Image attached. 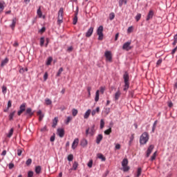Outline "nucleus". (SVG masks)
<instances>
[{"instance_id": "nucleus-7", "label": "nucleus", "mask_w": 177, "mask_h": 177, "mask_svg": "<svg viewBox=\"0 0 177 177\" xmlns=\"http://www.w3.org/2000/svg\"><path fill=\"white\" fill-rule=\"evenodd\" d=\"M131 41H129L126 43H124L122 46V49L124 50H131L132 49V47L131 46Z\"/></svg>"}, {"instance_id": "nucleus-60", "label": "nucleus", "mask_w": 177, "mask_h": 177, "mask_svg": "<svg viewBox=\"0 0 177 177\" xmlns=\"http://www.w3.org/2000/svg\"><path fill=\"white\" fill-rule=\"evenodd\" d=\"M7 107H8V109H10V107H12V101L11 100H9L8 102V106Z\"/></svg>"}, {"instance_id": "nucleus-6", "label": "nucleus", "mask_w": 177, "mask_h": 177, "mask_svg": "<svg viewBox=\"0 0 177 177\" xmlns=\"http://www.w3.org/2000/svg\"><path fill=\"white\" fill-rule=\"evenodd\" d=\"M27 106L26 103H23L22 104L20 105L19 106V110L17 112V115H21V114H23V113H24V111H26V107Z\"/></svg>"}, {"instance_id": "nucleus-26", "label": "nucleus", "mask_w": 177, "mask_h": 177, "mask_svg": "<svg viewBox=\"0 0 177 177\" xmlns=\"http://www.w3.org/2000/svg\"><path fill=\"white\" fill-rule=\"evenodd\" d=\"M120 96H121V92L120 91V90H118L115 93V100H118L120 99Z\"/></svg>"}, {"instance_id": "nucleus-35", "label": "nucleus", "mask_w": 177, "mask_h": 177, "mask_svg": "<svg viewBox=\"0 0 177 177\" xmlns=\"http://www.w3.org/2000/svg\"><path fill=\"white\" fill-rule=\"evenodd\" d=\"M45 102L47 106H50V104H52V100L49 98H46Z\"/></svg>"}, {"instance_id": "nucleus-41", "label": "nucleus", "mask_w": 177, "mask_h": 177, "mask_svg": "<svg viewBox=\"0 0 177 177\" xmlns=\"http://www.w3.org/2000/svg\"><path fill=\"white\" fill-rule=\"evenodd\" d=\"M73 120V118H71V116H68L66 121L65 122L66 125H68L70 121H71Z\"/></svg>"}, {"instance_id": "nucleus-50", "label": "nucleus", "mask_w": 177, "mask_h": 177, "mask_svg": "<svg viewBox=\"0 0 177 177\" xmlns=\"http://www.w3.org/2000/svg\"><path fill=\"white\" fill-rule=\"evenodd\" d=\"M1 89H2V93L5 95V93H6V91H8V88L5 86H3Z\"/></svg>"}, {"instance_id": "nucleus-52", "label": "nucleus", "mask_w": 177, "mask_h": 177, "mask_svg": "<svg viewBox=\"0 0 177 177\" xmlns=\"http://www.w3.org/2000/svg\"><path fill=\"white\" fill-rule=\"evenodd\" d=\"M32 176H34V171H29L28 172V177H32Z\"/></svg>"}, {"instance_id": "nucleus-57", "label": "nucleus", "mask_w": 177, "mask_h": 177, "mask_svg": "<svg viewBox=\"0 0 177 177\" xmlns=\"http://www.w3.org/2000/svg\"><path fill=\"white\" fill-rule=\"evenodd\" d=\"M162 63V59H159L156 62V66H160Z\"/></svg>"}, {"instance_id": "nucleus-29", "label": "nucleus", "mask_w": 177, "mask_h": 177, "mask_svg": "<svg viewBox=\"0 0 177 177\" xmlns=\"http://www.w3.org/2000/svg\"><path fill=\"white\" fill-rule=\"evenodd\" d=\"M97 158H100V160H102V161H106V157H104L102 153H98Z\"/></svg>"}, {"instance_id": "nucleus-23", "label": "nucleus", "mask_w": 177, "mask_h": 177, "mask_svg": "<svg viewBox=\"0 0 177 177\" xmlns=\"http://www.w3.org/2000/svg\"><path fill=\"white\" fill-rule=\"evenodd\" d=\"M95 124H93L90 129L89 135H91V136H93V135H95Z\"/></svg>"}, {"instance_id": "nucleus-30", "label": "nucleus", "mask_w": 177, "mask_h": 177, "mask_svg": "<svg viewBox=\"0 0 177 177\" xmlns=\"http://www.w3.org/2000/svg\"><path fill=\"white\" fill-rule=\"evenodd\" d=\"M62 17L63 18V8H59L58 11V17L57 18Z\"/></svg>"}, {"instance_id": "nucleus-63", "label": "nucleus", "mask_w": 177, "mask_h": 177, "mask_svg": "<svg viewBox=\"0 0 177 177\" xmlns=\"http://www.w3.org/2000/svg\"><path fill=\"white\" fill-rule=\"evenodd\" d=\"M177 50V46L172 50L171 55H175V53Z\"/></svg>"}, {"instance_id": "nucleus-14", "label": "nucleus", "mask_w": 177, "mask_h": 177, "mask_svg": "<svg viewBox=\"0 0 177 177\" xmlns=\"http://www.w3.org/2000/svg\"><path fill=\"white\" fill-rule=\"evenodd\" d=\"M80 145L82 146V147H86V146H88V140L85 138H83L80 141Z\"/></svg>"}, {"instance_id": "nucleus-45", "label": "nucleus", "mask_w": 177, "mask_h": 177, "mask_svg": "<svg viewBox=\"0 0 177 177\" xmlns=\"http://www.w3.org/2000/svg\"><path fill=\"white\" fill-rule=\"evenodd\" d=\"M92 165H93V160H90L87 164V167H88V168H92Z\"/></svg>"}, {"instance_id": "nucleus-15", "label": "nucleus", "mask_w": 177, "mask_h": 177, "mask_svg": "<svg viewBox=\"0 0 177 177\" xmlns=\"http://www.w3.org/2000/svg\"><path fill=\"white\" fill-rule=\"evenodd\" d=\"M103 140V135L99 134L96 138V143L97 145H100V142Z\"/></svg>"}, {"instance_id": "nucleus-32", "label": "nucleus", "mask_w": 177, "mask_h": 177, "mask_svg": "<svg viewBox=\"0 0 177 177\" xmlns=\"http://www.w3.org/2000/svg\"><path fill=\"white\" fill-rule=\"evenodd\" d=\"M25 71H28V68H21L19 69V73H20V74H24Z\"/></svg>"}, {"instance_id": "nucleus-27", "label": "nucleus", "mask_w": 177, "mask_h": 177, "mask_svg": "<svg viewBox=\"0 0 177 177\" xmlns=\"http://www.w3.org/2000/svg\"><path fill=\"white\" fill-rule=\"evenodd\" d=\"M128 2V0H120L119 1V6L120 8L122 7V5L124 3V5H127Z\"/></svg>"}, {"instance_id": "nucleus-56", "label": "nucleus", "mask_w": 177, "mask_h": 177, "mask_svg": "<svg viewBox=\"0 0 177 177\" xmlns=\"http://www.w3.org/2000/svg\"><path fill=\"white\" fill-rule=\"evenodd\" d=\"M48 72H46L44 75V81H46V80H48Z\"/></svg>"}, {"instance_id": "nucleus-38", "label": "nucleus", "mask_w": 177, "mask_h": 177, "mask_svg": "<svg viewBox=\"0 0 177 177\" xmlns=\"http://www.w3.org/2000/svg\"><path fill=\"white\" fill-rule=\"evenodd\" d=\"M45 44V37H42L40 38V46H44Z\"/></svg>"}, {"instance_id": "nucleus-9", "label": "nucleus", "mask_w": 177, "mask_h": 177, "mask_svg": "<svg viewBox=\"0 0 177 177\" xmlns=\"http://www.w3.org/2000/svg\"><path fill=\"white\" fill-rule=\"evenodd\" d=\"M153 149H154V145H151L149 146V147L147 150L146 157H147V158L150 157V154H151V151H153Z\"/></svg>"}, {"instance_id": "nucleus-62", "label": "nucleus", "mask_w": 177, "mask_h": 177, "mask_svg": "<svg viewBox=\"0 0 177 177\" xmlns=\"http://www.w3.org/2000/svg\"><path fill=\"white\" fill-rule=\"evenodd\" d=\"M21 153H23V151L21 149H17V156H21Z\"/></svg>"}, {"instance_id": "nucleus-34", "label": "nucleus", "mask_w": 177, "mask_h": 177, "mask_svg": "<svg viewBox=\"0 0 177 177\" xmlns=\"http://www.w3.org/2000/svg\"><path fill=\"white\" fill-rule=\"evenodd\" d=\"M140 175H142V167H138V170H137V177L140 176Z\"/></svg>"}, {"instance_id": "nucleus-28", "label": "nucleus", "mask_w": 177, "mask_h": 177, "mask_svg": "<svg viewBox=\"0 0 177 177\" xmlns=\"http://www.w3.org/2000/svg\"><path fill=\"white\" fill-rule=\"evenodd\" d=\"M15 114H16V111H14L10 113V115H9V120L10 121H12L13 117H15Z\"/></svg>"}, {"instance_id": "nucleus-47", "label": "nucleus", "mask_w": 177, "mask_h": 177, "mask_svg": "<svg viewBox=\"0 0 177 177\" xmlns=\"http://www.w3.org/2000/svg\"><path fill=\"white\" fill-rule=\"evenodd\" d=\"M13 135V129H10L8 134L7 135V136L8 138H12V136Z\"/></svg>"}, {"instance_id": "nucleus-33", "label": "nucleus", "mask_w": 177, "mask_h": 177, "mask_svg": "<svg viewBox=\"0 0 177 177\" xmlns=\"http://www.w3.org/2000/svg\"><path fill=\"white\" fill-rule=\"evenodd\" d=\"M111 127H109V128L106 130L104 131V134L105 135H110L111 133Z\"/></svg>"}, {"instance_id": "nucleus-61", "label": "nucleus", "mask_w": 177, "mask_h": 177, "mask_svg": "<svg viewBox=\"0 0 177 177\" xmlns=\"http://www.w3.org/2000/svg\"><path fill=\"white\" fill-rule=\"evenodd\" d=\"M167 104H168V107H172L173 106H174V104L172 103V101H169L168 102H167Z\"/></svg>"}, {"instance_id": "nucleus-54", "label": "nucleus", "mask_w": 177, "mask_h": 177, "mask_svg": "<svg viewBox=\"0 0 177 177\" xmlns=\"http://www.w3.org/2000/svg\"><path fill=\"white\" fill-rule=\"evenodd\" d=\"M45 31H46V28H45V27L44 26V27H42V28L39 30V32L44 33V32H45Z\"/></svg>"}, {"instance_id": "nucleus-5", "label": "nucleus", "mask_w": 177, "mask_h": 177, "mask_svg": "<svg viewBox=\"0 0 177 177\" xmlns=\"http://www.w3.org/2000/svg\"><path fill=\"white\" fill-rule=\"evenodd\" d=\"M24 115H26L28 117V118H31L32 115H34V111H32V109L28 107L26 109Z\"/></svg>"}, {"instance_id": "nucleus-1", "label": "nucleus", "mask_w": 177, "mask_h": 177, "mask_svg": "<svg viewBox=\"0 0 177 177\" xmlns=\"http://www.w3.org/2000/svg\"><path fill=\"white\" fill-rule=\"evenodd\" d=\"M123 79L124 82V87L123 90L127 91L128 89H129V73H128V72H124L123 75Z\"/></svg>"}, {"instance_id": "nucleus-12", "label": "nucleus", "mask_w": 177, "mask_h": 177, "mask_svg": "<svg viewBox=\"0 0 177 177\" xmlns=\"http://www.w3.org/2000/svg\"><path fill=\"white\" fill-rule=\"evenodd\" d=\"M78 143H80V139L75 138L73 142L72 143V149H73V150H75V149L78 146Z\"/></svg>"}, {"instance_id": "nucleus-21", "label": "nucleus", "mask_w": 177, "mask_h": 177, "mask_svg": "<svg viewBox=\"0 0 177 177\" xmlns=\"http://www.w3.org/2000/svg\"><path fill=\"white\" fill-rule=\"evenodd\" d=\"M4 9H5V1H0V13H1V12H3Z\"/></svg>"}, {"instance_id": "nucleus-2", "label": "nucleus", "mask_w": 177, "mask_h": 177, "mask_svg": "<svg viewBox=\"0 0 177 177\" xmlns=\"http://www.w3.org/2000/svg\"><path fill=\"white\" fill-rule=\"evenodd\" d=\"M149 133L144 132L140 137V144L142 145H146L149 142Z\"/></svg>"}, {"instance_id": "nucleus-40", "label": "nucleus", "mask_w": 177, "mask_h": 177, "mask_svg": "<svg viewBox=\"0 0 177 177\" xmlns=\"http://www.w3.org/2000/svg\"><path fill=\"white\" fill-rule=\"evenodd\" d=\"M77 22H78V17L75 16L73 20V24L75 26V24H77Z\"/></svg>"}, {"instance_id": "nucleus-25", "label": "nucleus", "mask_w": 177, "mask_h": 177, "mask_svg": "<svg viewBox=\"0 0 177 177\" xmlns=\"http://www.w3.org/2000/svg\"><path fill=\"white\" fill-rule=\"evenodd\" d=\"M35 171L39 175V174H41V171H42V167L41 166H36Z\"/></svg>"}, {"instance_id": "nucleus-46", "label": "nucleus", "mask_w": 177, "mask_h": 177, "mask_svg": "<svg viewBox=\"0 0 177 177\" xmlns=\"http://www.w3.org/2000/svg\"><path fill=\"white\" fill-rule=\"evenodd\" d=\"M74 160V156L73 154H70L68 156V161H73Z\"/></svg>"}, {"instance_id": "nucleus-53", "label": "nucleus", "mask_w": 177, "mask_h": 177, "mask_svg": "<svg viewBox=\"0 0 177 177\" xmlns=\"http://www.w3.org/2000/svg\"><path fill=\"white\" fill-rule=\"evenodd\" d=\"M133 30V26H129L127 29V32L131 33Z\"/></svg>"}, {"instance_id": "nucleus-3", "label": "nucleus", "mask_w": 177, "mask_h": 177, "mask_svg": "<svg viewBox=\"0 0 177 177\" xmlns=\"http://www.w3.org/2000/svg\"><path fill=\"white\" fill-rule=\"evenodd\" d=\"M128 158H124L122 161V171L123 172H128L129 169H131V167L128 166Z\"/></svg>"}, {"instance_id": "nucleus-44", "label": "nucleus", "mask_w": 177, "mask_h": 177, "mask_svg": "<svg viewBox=\"0 0 177 177\" xmlns=\"http://www.w3.org/2000/svg\"><path fill=\"white\" fill-rule=\"evenodd\" d=\"M37 14L39 16V17H42V11H41V8H39L37 11Z\"/></svg>"}, {"instance_id": "nucleus-58", "label": "nucleus", "mask_w": 177, "mask_h": 177, "mask_svg": "<svg viewBox=\"0 0 177 177\" xmlns=\"http://www.w3.org/2000/svg\"><path fill=\"white\" fill-rule=\"evenodd\" d=\"M55 138H56V137H55V134H53V135L50 137V142H55Z\"/></svg>"}, {"instance_id": "nucleus-49", "label": "nucleus", "mask_w": 177, "mask_h": 177, "mask_svg": "<svg viewBox=\"0 0 177 177\" xmlns=\"http://www.w3.org/2000/svg\"><path fill=\"white\" fill-rule=\"evenodd\" d=\"M115 17V15H114V12H111L109 15L110 20H114V18Z\"/></svg>"}, {"instance_id": "nucleus-11", "label": "nucleus", "mask_w": 177, "mask_h": 177, "mask_svg": "<svg viewBox=\"0 0 177 177\" xmlns=\"http://www.w3.org/2000/svg\"><path fill=\"white\" fill-rule=\"evenodd\" d=\"M57 133L59 136V138H64V129H57Z\"/></svg>"}, {"instance_id": "nucleus-20", "label": "nucleus", "mask_w": 177, "mask_h": 177, "mask_svg": "<svg viewBox=\"0 0 177 177\" xmlns=\"http://www.w3.org/2000/svg\"><path fill=\"white\" fill-rule=\"evenodd\" d=\"M57 121H59V119L57 118V117H55L53 120V124H52L53 128H56V125H57Z\"/></svg>"}, {"instance_id": "nucleus-43", "label": "nucleus", "mask_w": 177, "mask_h": 177, "mask_svg": "<svg viewBox=\"0 0 177 177\" xmlns=\"http://www.w3.org/2000/svg\"><path fill=\"white\" fill-rule=\"evenodd\" d=\"M141 17H142V14L138 13V14L136 16L135 19H136V21H139V20H140Z\"/></svg>"}, {"instance_id": "nucleus-51", "label": "nucleus", "mask_w": 177, "mask_h": 177, "mask_svg": "<svg viewBox=\"0 0 177 177\" xmlns=\"http://www.w3.org/2000/svg\"><path fill=\"white\" fill-rule=\"evenodd\" d=\"M133 139H135V136L134 134H132L130 137V140L129 142V145H131V143H132V142H133Z\"/></svg>"}, {"instance_id": "nucleus-19", "label": "nucleus", "mask_w": 177, "mask_h": 177, "mask_svg": "<svg viewBox=\"0 0 177 177\" xmlns=\"http://www.w3.org/2000/svg\"><path fill=\"white\" fill-rule=\"evenodd\" d=\"M91 109H88L86 113H84V118L85 120L89 118V115H91Z\"/></svg>"}, {"instance_id": "nucleus-13", "label": "nucleus", "mask_w": 177, "mask_h": 177, "mask_svg": "<svg viewBox=\"0 0 177 177\" xmlns=\"http://www.w3.org/2000/svg\"><path fill=\"white\" fill-rule=\"evenodd\" d=\"M153 16H154V11H153V10H150L147 16L146 21H149L150 19H153Z\"/></svg>"}, {"instance_id": "nucleus-39", "label": "nucleus", "mask_w": 177, "mask_h": 177, "mask_svg": "<svg viewBox=\"0 0 177 177\" xmlns=\"http://www.w3.org/2000/svg\"><path fill=\"white\" fill-rule=\"evenodd\" d=\"M100 129H103L104 128V120L101 119L100 120Z\"/></svg>"}, {"instance_id": "nucleus-37", "label": "nucleus", "mask_w": 177, "mask_h": 177, "mask_svg": "<svg viewBox=\"0 0 177 177\" xmlns=\"http://www.w3.org/2000/svg\"><path fill=\"white\" fill-rule=\"evenodd\" d=\"M62 73H63V68L61 67L58 70V72L57 73L56 77H60V75H62Z\"/></svg>"}, {"instance_id": "nucleus-8", "label": "nucleus", "mask_w": 177, "mask_h": 177, "mask_svg": "<svg viewBox=\"0 0 177 177\" xmlns=\"http://www.w3.org/2000/svg\"><path fill=\"white\" fill-rule=\"evenodd\" d=\"M104 56L106 60H109L110 62H113V55L111 54V51H106Z\"/></svg>"}, {"instance_id": "nucleus-59", "label": "nucleus", "mask_w": 177, "mask_h": 177, "mask_svg": "<svg viewBox=\"0 0 177 177\" xmlns=\"http://www.w3.org/2000/svg\"><path fill=\"white\" fill-rule=\"evenodd\" d=\"M46 131H48L46 126H44L42 129H41V132H46Z\"/></svg>"}, {"instance_id": "nucleus-22", "label": "nucleus", "mask_w": 177, "mask_h": 177, "mask_svg": "<svg viewBox=\"0 0 177 177\" xmlns=\"http://www.w3.org/2000/svg\"><path fill=\"white\" fill-rule=\"evenodd\" d=\"M77 168H78V163L77 161H75L73 164V168L70 169L69 171H73V169L77 171Z\"/></svg>"}, {"instance_id": "nucleus-36", "label": "nucleus", "mask_w": 177, "mask_h": 177, "mask_svg": "<svg viewBox=\"0 0 177 177\" xmlns=\"http://www.w3.org/2000/svg\"><path fill=\"white\" fill-rule=\"evenodd\" d=\"M77 114H78V110H77L76 109H72V115H73V117H75L77 115Z\"/></svg>"}, {"instance_id": "nucleus-55", "label": "nucleus", "mask_w": 177, "mask_h": 177, "mask_svg": "<svg viewBox=\"0 0 177 177\" xmlns=\"http://www.w3.org/2000/svg\"><path fill=\"white\" fill-rule=\"evenodd\" d=\"M8 167H9V169H13V168H15V164L9 163Z\"/></svg>"}, {"instance_id": "nucleus-64", "label": "nucleus", "mask_w": 177, "mask_h": 177, "mask_svg": "<svg viewBox=\"0 0 177 177\" xmlns=\"http://www.w3.org/2000/svg\"><path fill=\"white\" fill-rule=\"evenodd\" d=\"M105 113H106V114H109V113H110V108H106L105 109Z\"/></svg>"}, {"instance_id": "nucleus-48", "label": "nucleus", "mask_w": 177, "mask_h": 177, "mask_svg": "<svg viewBox=\"0 0 177 177\" xmlns=\"http://www.w3.org/2000/svg\"><path fill=\"white\" fill-rule=\"evenodd\" d=\"M63 23V17H59V18H57V24H62Z\"/></svg>"}, {"instance_id": "nucleus-31", "label": "nucleus", "mask_w": 177, "mask_h": 177, "mask_svg": "<svg viewBox=\"0 0 177 177\" xmlns=\"http://www.w3.org/2000/svg\"><path fill=\"white\" fill-rule=\"evenodd\" d=\"M99 97H100L99 90H97L95 93V101L96 102H99Z\"/></svg>"}, {"instance_id": "nucleus-16", "label": "nucleus", "mask_w": 177, "mask_h": 177, "mask_svg": "<svg viewBox=\"0 0 177 177\" xmlns=\"http://www.w3.org/2000/svg\"><path fill=\"white\" fill-rule=\"evenodd\" d=\"M17 19L16 17H14L12 19V24L10 25V28H12V30H15V27H16V21H17Z\"/></svg>"}, {"instance_id": "nucleus-24", "label": "nucleus", "mask_w": 177, "mask_h": 177, "mask_svg": "<svg viewBox=\"0 0 177 177\" xmlns=\"http://www.w3.org/2000/svg\"><path fill=\"white\" fill-rule=\"evenodd\" d=\"M53 61V57H48L47 61L46 62V66H50Z\"/></svg>"}, {"instance_id": "nucleus-4", "label": "nucleus", "mask_w": 177, "mask_h": 177, "mask_svg": "<svg viewBox=\"0 0 177 177\" xmlns=\"http://www.w3.org/2000/svg\"><path fill=\"white\" fill-rule=\"evenodd\" d=\"M97 34L98 35V40L103 41V26H100L97 29Z\"/></svg>"}, {"instance_id": "nucleus-17", "label": "nucleus", "mask_w": 177, "mask_h": 177, "mask_svg": "<svg viewBox=\"0 0 177 177\" xmlns=\"http://www.w3.org/2000/svg\"><path fill=\"white\" fill-rule=\"evenodd\" d=\"M8 63H9V58L6 57L1 61V67H4Z\"/></svg>"}, {"instance_id": "nucleus-10", "label": "nucleus", "mask_w": 177, "mask_h": 177, "mask_svg": "<svg viewBox=\"0 0 177 177\" xmlns=\"http://www.w3.org/2000/svg\"><path fill=\"white\" fill-rule=\"evenodd\" d=\"M93 27H91L90 28L88 29L87 32H86V38H89L92 37V34H93Z\"/></svg>"}, {"instance_id": "nucleus-42", "label": "nucleus", "mask_w": 177, "mask_h": 177, "mask_svg": "<svg viewBox=\"0 0 177 177\" xmlns=\"http://www.w3.org/2000/svg\"><path fill=\"white\" fill-rule=\"evenodd\" d=\"M32 162V160L31 158H28L26 162V164L28 167H29V165H31Z\"/></svg>"}, {"instance_id": "nucleus-18", "label": "nucleus", "mask_w": 177, "mask_h": 177, "mask_svg": "<svg viewBox=\"0 0 177 177\" xmlns=\"http://www.w3.org/2000/svg\"><path fill=\"white\" fill-rule=\"evenodd\" d=\"M100 111V107L97 106L95 109L91 111V115L93 117L96 115V113H99Z\"/></svg>"}]
</instances>
